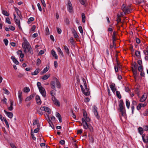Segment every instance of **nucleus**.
Wrapping results in <instances>:
<instances>
[{
  "label": "nucleus",
  "mask_w": 148,
  "mask_h": 148,
  "mask_svg": "<svg viewBox=\"0 0 148 148\" xmlns=\"http://www.w3.org/2000/svg\"><path fill=\"white\" fill-rule=\"evenodd\" d=\"M24 42L23 43L22 47L25 53L29 52L31 54L32 53V49L30 45L27 40L25 38H24Z\"/></svg>",
  "instance_id": "obj_1"
},
{
  "label": "nucleus",
  "mask_w": 148,
  "mask_h": 148,
  "mask_svg": "<svg viewBox=\"0 0 148 148\" xmlns=\"http://www.w3.org/2000/svg\"><path fill=\"white\" fill-rule=\"evenodd\" d=\"M124 103L122 100H120L119 104V111L121 113L123 116L125 117L126 113L125 107L123 106Z\"/></svg>",
  "instance_id": "obj_2"
},
{
  "label": "nucleus",
  "mask_w": 148,
  "mask_h": 148,
  "mask_svg": "<svg viewBox=\"0 0 148 148\" xmlns=\"http://www.w3.org/2000/svg\"><path fill=\"white\" fill-rule=\"evenodd\" d=\"M83 81L84 83V88H83V86L82 85H80V86L81 89V90L82 92L84 95L86 96H88L89 95L90 92L89 91V89L87 88V85L86 81L84 79H83Z\"/></svg>",
  "instance_id": "obj_3"
},
{
  "label": "nucleus",
  "mask_w": 148,
  "mask_h": 148,
  "mask_svg": "<svg viewBox=\"0 0 148 148\" xmlns=\"http://www.w3.org/2000/svg\"><path fill=\"white\" fill-rule=\"evenodd\" d=\"M51 86L53 90H55L56 87L59 88H60V84L58 80L56 78H55L53 81L51 82Z\"/></svg>",
  "instance_id": "obj_4"
},
{
  "label": "nucleus",
  "mask_w": 148,
  "mask_h": 148,
  "mask_svg": "<svg viewBox=\"0 0 148 148\" xmlns=\"http://www.w3.org/2000/svg\"><path fill=\"white\" fill-rule=\"evenodd\" d=\"M122 10L125 13H129L131 12L132 9L130 8V6L126 7L124 4H123L122 6Z\"/></svg>",
  "instance_id": "obj_5"
},
{
  "label": "nucleus",
  "mask_w": 148,
  "mask_h": 148,
  "mask_svg": "<svg viewBox=\"0 0 148 148\" xmlns=\"http://www.w3.org/2000/svg\"><path fill=\"white\" fill-rule=\"evenodd\" d=\"M92 111L94 114L95 115L97 118L98 119H99L100 117L98 114L97 107L95 106H94L92 107Z\"/></svg>",
  "instance_id": "obj_6"
},
{
  "label": "nucleus",
  "mask_w": 148,
  "mask_h": 148,
  "mask_svg": "<svg viewBox=\"0 0 148 148\" xmlns=\"http://www.w3.org/2000/svg\"><path fill=\"white\" fill-rule=\"evenodd\" d=\"M82 125L83 126L84 128L85 129H87L88 128L89 125H88L84 118H82Z\"/></svg>",
  "instance_id": "obj_7"
},
{
  "label": "nucleus",
  "mask_w": 148,
  "mask_h": 148,
  "mask_svg": "<svg viewBox=\"0 0 148 148\" xmlns=\"http://www.w3.org/2000/svg\"><path fill=\"white\" fill-rule=\"evenodd\" d=\"M39 90L42 96L45 97L46 96V92L45 89L43 87H41L38 89Z\"/></svg>",
  "instance_id": "obj_8"
},
{
  "label": "nucleus",
  "mask_w": 148,
  "mask_h": 148,
  "mask_svg": "<svg viewBox=\"0 0 148 148\" xmlns=\"http://www.w3.org/2000/svg\"><path fill=\"white\" fill-rule=\"evenodd\" d=\"M67 9L70 12H71L73 11V8L72 5L70 1L68 2V3L67 5Z\"/></svg>",
  "instance_id": "obj_9"
},
{
  "label": "nucleus",
  "mask_w": 148,
  "mask_h": 148,
  "mask_svg": "<svg viewBox=\"0 0 148 148\" xmlns=\"http://www.w3.org/2000/svg\"><path fill=\"white\" fill-rule=\"evenodd\" d=\"M52 99L53 102V103L55 105L58 106H60V103L59 102L55 97H52Z\"/></svg>",
  "instance_id": "obj_10"
},
{
  "label": "nucleus",
  "mask_w": 148,
  "mask_h": 148,
  "mask_svg": "<svg viewBox=\"0 0 148 148\" xmlns=\"http://www.w3.org/2000/svg\"><path fill=\"white\" fill-rule=\"evenodd\" d=\"M4 111L9 118L10 119H11L12 118L13 115L12 112H7L5 110H4Z\"/></svg>",
  "instance_id": "obj_11"
},
{
  "label": "nucleus",
  "mask_w": 148,
  "mask_h": 148,
  "mask_svg": "<svg viewBox=\"0 0 148 148\" xmlns=\"http://www.w3.org/2000/svg\"><path fill=\"white\" fill-rule=\"evenodd\" d=\"M147 97V94L146 93H144L140 98V101L141 102H144L146 99Z\"/></svg>",
  "instance_id": "obj_12"
},
{
  "label": "nucleus",
  "mask_w": 148,
  "mask_h": 148,
  "mask_svg": "<svg viewBox=\"0 0 148 148\" xmlns=\"http://www.w3.org/2000/svg\"><path fill=\"white\" fill-rule=\"evenodd\" d=\"M35 99L36 103L38 105H40L42 102L40 97L38 95H36V97Z\"/></svg>",
  "instance_id": "obj_13"
},
{
  "label": "nucleus",
  "mask_w": 148,
  "mask_h": 148,
  "mask_svg": "<svg viewBox=\"0 0 148 148\" xmlns=\"http://www.w3.org/2000/svg\"><path fill=\"white\" fill-rule=\"evenodd\" d=\"M143 140V141L145 143H147L148 142V136H145L144 134H143L142 136Z\"/></svg>",
  "instance_id": "obj_14"
},
{
  "label": "nucleus",
  "mask_w": 148,
  "mask_h": 148,
  "mask_svg": "<svg viewBox=\"0 0 148 148\" xmlns=\"http://www.w3.org/2000/svg\"><path fill=\"white\" fill-rule=\"evenodd\" d=\"M110 87L112 92L114 93L116 90V89L115 87V84L114 83H112L110 85Z\"/></svg>",
  "instance_id": "obj_15"
},
{
  "label": "nucleus",
  "mask_w": 148,
  "mask_h": 148,
  "mask_svg": "<svg viewBox=\"0 0 148 148\" xmlns=\"http://www.w3.org/2000/svg\"><path fill=\"white\" fill-rule=\"evenodd\" d=\"M14 20L16 24L18 26L19 29L21 30L22 29V28L20 25V21L19 20L16 18V19H14Z\"/></svg>",
  "instance_id": "obj_16"
},
{
  "label": "nucleus",
  "mask_w": 148,
  "mask_h": 148,
  "mask_svg": "<svg viewBox=\"0 0 148 148\" xmlns=\"http://www.w3.org/2000/svg\"><path fill=\"white\" fill-rule=\"evenodd\" d=\"M10 106L8 107V109L9 111H12L13 109V101L12 100H10Z\"/></svg>",
  "instance_id": "obj_17"
},
{
  "label": "nucleus",
  "mask_w": 148,
  "mask_h": 148,
  "mask_svg": "<svg viewBox=\"0 0 148 148\" xmlns=\"http://www.w3.org/2000/svg\"><path fill=\"white\" fill-rule=\"evenodd\" d=\"M43 107H41L38 110V113L40 115H42L43 114V111H44V109Z\"/></svg>",
  "instance_id": "obj_18"
},
{
  "label": "nucleus",
  "mask_w": 148,
  "mask_h": 148,
  "mask_svg": "<svg viewBox=\"0 0 148 148\" xmlns=\"http://www.w3.org/2000/svg\"><path fill=\"white\" fill-rule=\"evenodd\" d=\"M57 50L59 55H60L61 57H63L64 56V54L60 48V47L57 48Z\"/></svg>",
  "instance_id": "obj_19"
},
{
  "label": "nucleus",
  "mask_w": 148,
  "mask_h": 148,
  "mask_svg": "<svg viewBox=\"0 0 148 148\" xmlns=\"http://www.w3.org/2000/svg\"><path fill=\"white\" fill-rule=\"evenodd\" d=\"M22 92H20V91H18V97L19 99L20 100V103H21L22 101Z\"/></svg>",
  "instance_id": "obj_20"
},
{
  "label": "nucleus",
  "mask_w": 148,
  "mask_h": 148,
  "mask_svg": "<svg viewBox=\"0 0 148 148\" xmlns=\"http://www.w3.org/2000/svg\"><path fill=\"white\" fill-rule=\"evenodd\" d=\"M51 53L53 56L55 57V58L57 59L58 58V57L57 55L56 54V52L55 51L53 50H52L51 51Z\"/></svg>",
  "instance_id": "obj_21"
},
{
  "label": "nucleus",
  "mask_w": 148,
  "mask_h": 148,
  "mask_svg": "<svg viewBox=\"0 0 148 148\" xmlns=\"http://www.w3.org/2000/svg\"><path fill=\"white\" fill-rule=\"evenodd\" d=\"M11 59L12 60L13 62L16 65H18L19 64V62L14 57L12 56Z\"/></svg>",
  "instance_id": "obj_22"
},
{
  "label": "nucleus",
  "mask_w": 148,
  "mask_h": 148,
  "mask_svg": "<svg viewBox=\"0 0 148 148\" xmlns=\"http://www.w3.org/2000/svg\"><path fill=\"white\" fill-rule=\"evenodd\" d=\"M50 75L49 74L45 75L41 77V79L43 80L47 79L50 76Z\"/></svg>",
  "instance_id": "obj_23"
},
{
  "label": "nucleus",
  "mask_w": 148,
  "mask_h": 148,
  "mask_svg": "<svg viewBox=\"0 0 148 148\" xmlns=\"http://www.w3.org/2000/svg\"><path fill=\"white\" fill-rule=\"evenodd\" d=\"M17 53L18 55H19L20 57L21 58H23L24 56V54L22 53V51L21 50L18 51L17 52Z\"/></svg>",
  "instance_id": "obj_24"
},
{
  "label": "nucleus",
  "mask_w": 148,
  "mask_h": 148,
  "mask_svg": "<svg viewBox=\"0 0 148 148\" xmlns=\"http://www.w3.org/2000/svg\"><path fill=\"white\" fill-rule=\"evenodd\" d=\"M34 96L33 95H30L29 96L26 98L25 99V101H28L32 99L34 97Z\"/></svg>",
  "instance_id": "obj_25"
},
{
  "label": "nucleus",
  "mask_w": 148,
  "mask_h": 148,
  "mask_svg": "<svg viewBox=\"0 0 148 148\" xmlns=\"http://www.w3.org/2000/svg\"><path fill=\"white\" fill-rule=\"evenodd\" d=\"M56 116L59 119V121L60 123L62 122V118L61 115L58 112H56Z\"/></svg>",
  "instance_id": "obj_26"
},
{
  "label": "nucleus",
  "mask_w": 148,
  "mask_h": 148,
  "mask_svg": "<svg viewBox=\"0 0 148 148\" xmlns=\"http://www.w3.org/2000/svg\"><path fill=\"white\" fill-rule=\"evenodd\" d=\"M40 70L38 68L36 69L35 71L33 72H32L31 73L33 75H36L39 73Z\"/></svg>",
  "instance_id": "obj_27"
},
{
  "label": "nucleus",
  "mask_w": 148,
  "mask_h": 148,
  "mask_svg": "<svg viewBox=\"0 0 148 148\" xmlns=\"http://www.w3.org/2000/svg\"><path fill=\"white\" fill-rule=\"evenodd\" d=\"M49 68H48L47 67L45 68L43 70H42V71L40 73V74L41 75H42L43 74L46 72L48 70Z\"/></svg>",
  "instance_id": "obj_28"
},
{
  "label": "nucleus",
  "mask_w": 148,
  "mask_h": 148,
  "mask_svg": "<svg viewBox=\"0 0 148 148\" xmlns=\"http://www.w3.org/2000/svg\"><path fill=\"white\" fill-rule=\"evenodd\" d=\"M64 48L65 52H66L67 54H69L70 52L68 47L66 46H65L64 47Z\"/></svg>",
  "instance_id": "obj_29"
},
{
  "label": "nucleus",
  "mask_w": 148,
  "mask_h": 148,
  "mask_svg": "<svg viewBox=\"0 0 148 148\" xmlns=\"http://www.w3.org/2000/svg\"><path fill=\"white\" fill-rule=\"evenodd\" d=\"M138 130L139 132V133L141 135L142 134L143 132V130L142 127H139L138 128Z\"/></svg>",
  "instance_id": "obj_30"
},
{
  "label": "nucleus",
  "mask_w": 148,
  "mask_h": 148,
  "mask_svg": "<svg viewBox=\"0 0 148 148\" xmlns=\"http://www.w3.org/2000/svg\"><path fill=\"white\" fill-rule=\"evenodd\" d=\"M56 90L55 89V90H53L51 91L50 93L51 95L52 96V97H55L54 95L56 94Z\"/></svg>",
  "instance_id": "obj_31"
},
{
  "label": "nucleus",
  "mask_w": 148,
  "mask_h": 148,
  "mask_svg": "<svg viewBox=\"0 0 148 148\" xmlns=\"http://www.w3.org/2000/svg\"><path fill=\"white\" fill-rule=\"evenodd\" d=\"M126 106L128 109H129L130 108V103L128 99L126 100Z\"/></svg>",
  "instance_id": "obj_32"
},
{
  "label": "nucleus",
  "mask_w": 148,
  "mask_h": 148,
  "mask_svg": "<svg viewBox=\"0 0 148 148\" xmlns=\"http://www.w3.org/2000/svg\"><path fill=\"white\" fill-rule=\"evenodd\" d=\"M36 124H37V127L39 126L38 125L39 124H38V120L36 119H34L33 120V125L34 126Z\"/></svg>",
  "instance_id": "obj_33"
},
{
  "label": "nucleus",
  "mask_w": 148,
  "mask_h": 148,
  "mask_svg": "<svg viewBox=\"0 0 148 148\" xmlns=\"http://www.w3.org/2000/svg\"><path fill=\"white\" fill-rule=\"evenodd\" d=\"M2 13L4 15L8 16H9V14L7 12L4 10H2Z\"/></svg>",
  "instance_id": "obj_34"
},
{
  "label": "nucleus",
  "mask_w": 148,
  "mask_h": 148,
  "mask_svg": "<svg viewBox=\"0 0 148 148\" xmlns=\"http://www.w3.org/2000/svg\"><path fill=\"white\" fill-rule=\"evenodd\" d=\"M30 89L28 87H25L23 89V91L25 92H28L30 91Z\"/></svg>",
  "instance_id": "obj_35"
},
{
  "label": "nucleus",
  "mask_w": 148,
  "mask_h": 148,
  "mask_svg": "<svg viewBox=\"0 0 148 148\" xmlns=\"http://www.w3.org/2000/svg\"><path fill=\"white\" fill-rule=\"evenodd\" d=\"M132 69L134 75V77H135L137 75V69H134L133 68H132Z\"/></svg>",
  "instance_id": "obj_36"
},
{
  "label": "nucleus",
  "mask_w": 148,
  "mask_h": 148,
  "mask_svg": "<svg viewBox=\"0 0 148 148\" xmlns=\"http://www.w3.org/2000/svg\"><path fill=\"white\" fill-rule=\"evenodd\" d=\"M115 35H116V33L115 32H114L113 33V35H112V40H113V43H114V41H116V37H115Z\"/></svg>",
  "instance_id": "obj_37"
},
{
  "label": "nucleus",
  "mask_w": 148,
  "mask_h": 148,
  "mask_svg": "<svg viewBox=\"0 0 148 148\" xmlns=\"http://www.w3.org/2000/svg\"><path fill=\"white\" fill-rule=\"evenodd\" d=\"M82 21L83 23H85V16L84 13H82Z\"/></svg>",
  "instance_id": "obj_38"
},
{
  "label": "nucleus",
  "mask_w": 148,
  "mask_h": 148,
  "mask_svg": "<svg viewBox=\"0 0 148 148\" xmlns=\"http://www.w3.org/2000/svg\"><path fill=\"white\" fill-rule=\"evenodd\" d=\"M43 107H44V111L48 112H50V109L49 108L45 106H44Z\"/></svg>",
  "instance_id": "obj_39"
},
{
  "label": "nucleus",
  "mask_w": 148,
  "mask_h": 148,
  "mask_svg": "<svg viewBox=\"0 0 148 148\" xmlns=\"http://www.w3.org/2000/svg\"><path fill=\"white\" fill-rule=\"evenodd\" d=\"M116 94L117 96L119 99H120L121 98V96L119 91H117L116 92Z\"/></svg>",
  "instance_id": "obj_40"
},
{
  "label": "nucleus",
  "mask_w": 148,
  "mask_h": 148,
  "mask_svg": "<svg viewBox=\"0 0 148 148\" xmlns=\"http://www.w3.org/2000/svg\"><path fill=\"white\" fill-rule=\"evenodd\" d=\"M79 2L81 4L85 6H86L85 3L86 0H79Z\"/></svg>",
  "instance_id": "obj_41"
},
{
  "label": "nucleus",
  "mask_w": 148,
  "mask_h": 148,
  "mask_svg": "<svg viewBox=\"0 0 148 148\" xmlns=\"http://www.w3.org/2000/svg\"><path fill=\"white\" fill-rule=\"evenodd\" d=\"M34 20V18L33 17H30L28 19V21H27V23L29 24Z\"/></svg>",
  "instance_id": "obj_42"
},
{
  "label": "nucleus",
  "mask_w": 148,
  "mask_h": 148,
  "mask_svg": "<svg viewBox=\"0 0 148 148\" xmlns=\"http://www.w3.org/2000/svg\"><path fill=\"white\" fill-rule=\"evenodd\" d=\"M69 41L71 42V44L72 45H75V44L74 43V40L73 38L71 37L69 39Z\"/></svg>",
  "instance_id": "obj_43"
},
{
  "label": "nucleus",
  "mask_w": 148,
  "mask_h": 148,
  "mask_svg": "<svg viewBox=\"0 0 148 148\" xmlns=\"http://www.w3.org/2000/svg\"><path fill=\"white\" fill-rule=\"evenodd\" d=\"M138 70L140 72H142L143 70V68L142 66H140L138 68Z\"/></svg>",
  "instance_id": "obj_44"
},
{
  "label": "nucleus",
  "mask_w": 148,
  "mask_h": 148,
  "mask_svg": "<svg viewBox=\"0 0 148 148\" xmlns=\"http://www.w3.org/2000/svg\"><path fill=\"white\" fill-rule=\"evenodd\" d=\"M6 22L9 24H11V22L10 21V19L9 18H7L5 20Z\"/></svg>",
  "instance_id": "obj_45"
},
{
  "label": "nucleus",
  "mask_w": 148,
  "mask_h": 148,
  "mask_svg": "<svg viewBox=\"0 0 148 148\" xmlns=\"http://www.w3.org/2000/svg\"><path fill=\"white\" fill-rule=\"evenodd\" d=\"M84 119L85 121V122H86L87 123V122H89L90 121V119L88 117V116L86 117Z\"/></svg>",
  "instance_id": "obj_46"
},
{
  "label": "nucleus",
  "mask_w": 148,
  "mask_h": 148,
  "mask_svg": "<svg viewBox=\"0 0 148 148\" xmlns=\"http://www.w3.org/2000/svg\"><path fill=\"white\" fill-rule=\"evenodd\" d=\"M143 130L145 131H147L148 130V126L147 125H145L143 126Z\"/></svg>",
  "instance_id": "obj_47"
},
{
  "label": "nucleus",
  "mask_w": 148,
  "mask_h": 148,
  "mask_svg": "<svg viewBox=\"0 0 148 148\" xmlns=\"http://www.w3.org/2000/svg\"><path fill=\"white\" fill-rule=\"evenodd\" d=\"M135 55L137 57L140 56V52L138 51H136L135 52Z\"/></svg>",
  "instance_id": "obj_48"
},
{
  "label": "nucleus",
  "mask_w": 148,
  "mask_h": 148,
  "mask_svg": "<svg viewBox=\"0 0 148 148\" xmlns=\"http://www.w3.org/2000/svg\"><path fill=\"white\" fill-rule=\"evenodd\" d=\"M3 41L5 45L6 46H7L8 45V40L6 39H5L3 40Z\"/></svg>",
  "instance_id": "obj_49"
},
{
  "label": "nucleus",
  "mask_w": 148,
  "mask_h": 148,
  "mask_svg": "<svg viewBox=\"0 0 148 148\" xmlns=\"http://www.w3.org/2000/svg\"><path fill=\"white\" fill-rule=\"evenodd\" d=\"M32 130H31V135L32 137V138L34 140H35L36 139V138L34 137V134L32 132Z\"/></svg>",
  "instance_id": "obj_50"
},
{
  "label": "nucleus",
  "mask_w": 148,
  "mask_h": 148,
  "mask_svg": "<svg viewBox=\"0 0 148 148\" xmlns=\"http://www.w3.org/2000/svg\"><path fill=\"white\" fill-rule=\"evenodd\" d=\"M57 30L58 33L59 34H60L61 33V32H62L61 29L57 27Z\"/></svg>",
  "instance_id": "obj_51"
},
{
  "label": "nucleus",
  "mask_w": 148,
  "mask_h": 148,
  "mask_svg": "<svg viewBox=\"0 0 148 148\" xmlns=\"http://www.w3.org/2000/svg\"><path fill=\"white\" fill-rule=\"evenodd\" d=\"M78 29L80 32L81 33H83V29L82 27L81 26H79L78 27Z\"/></svg>",
  "instance_id": "obj_52"
},
{
  "label": "nucleus",
  "mask_w": 148,
  "mask_h": 148,
  "mask_svg": "<svg viewBox=\"0 0 148 148\" xmlns=\"http://www.w3.org/2000/svg\"><path fill=\"white\" fill-rule=\"evenodd\" d=\"M65 21L66 24L68 25L69 24L70 21L68 18H66Z\"/></svg>",
  "instance_id": "obj_53"
},
{
  "label": "nucleus",
  "mask_w": 148,
  "mask_h": 148,
  "mask_svg": "<svg viewBox=\"0 0 148 148\" xmlns=\"http://www.w3.org/2000/svg\"><path fill=\"white\" fill-rule=\"evenodd\" d=\"M73 36L75 38H77L79 37V36L77 34V32H74V34H73Z\"/></svg>",
  "instance_id": "obj_54"
},
{
  "label": "nucleus",
  "mask_w": 148,
  "mask_h": 148,
  "mask_svg": "<svg viewBox=\"0 0 148 148\" xmlns=\"http://www.w3.org/2000/svg\"><path fill=\"white\" fill-rule=\"evenodd\" d=\"M37 6L39 10L40 11H42V8H41L40 5L39 3H38L37 4Z\"/></svg>",
  "instance_id": "obj_55"
},
{
  "label": "nucleus",
  "mask_w": 148,
  "mask_h": 148,
  "mask_svg": "<svg viewBox=\"0 0 148 148\" xmlns=\"http://www.w3.org/2000/svg\"><path fill=\"white\" fill-rule=\"evenodd\" d=\"M133 65L134 68L136 69H137L138 66V65L136 62H134L133 63Z\"/></svg>",
  "instance_id": "obj_56"
},
{
  "label": "nucleus",
  "mask_w": 148,
  "mask_h": 148,
  "mask_svg": "<svg viewBox=\"0 0 148 148\" xmlns=\"http://www.w3.org/2000/svg\"><path fill=\"white\" fill-rule=\"evenodd\" d=\"M88 128L91 132L93 131V128L91 126L89 125Z\"/></svg>",
  "instance_id": "obj_57"
},
{
  "label": "nucleus",
  "mask_w": 148,
  "mask_h": 148,
  "mask_svg": "<svg viewBox=\"0 0 148 148\" xmlns=\"http://www.w3.org/2000/svg\"><path fill=\"white\" fill-rule=\"evenodd\" d=\"M40 126L37 127V128L36 129H35L34 130V132L35 133H37L38 132L39 130V128Z\"/></svg>",
  "instance_id": "obj_58"
},
{
  "label": "nucleus",
  "mask_w": 148,
  "mask_h": 148,
  "mask_svg": "<svg viewBox=\"0 0 148 148\" xmlns=\"http://www.w3.org/2000/svg\"><path fill=\"white\" fill-rule=\"evenodd\" d=\"M36 63H37V64L38 65L40 64V63H41V60L39 58H38L37 60Z\"/></svg>",
  "instance_id": "obj_59"
},
{
  "label": "nucleus",
  "mask_w": 148,
  "mask_h": 148,
  "mask_svg": "<svg viewBox=\"0 0 148 148\" xmlns=\"http://www.w3.org/2000/svg\"><path fill=\"white\" fill-rule=\"evenodd\" d=\"M16 13L18 15V16L20 18L21 17V12L20 11H19L18 12L17 11V12H16Z\"/></svg>",
  "instance_id": "obj_60"
},
{
  "label": "nucleus",
  "mask_w": 148,
  "mask_h": 148,
  "mask_svg": "<svg viewBox=\"0 0 148 148\" xmlns=\"http://www.w3.org/2000/svg\"><path fill=\"white\" fill-rule=\"evenodd\" d=\"M41 2L43 5V6L44 7H46V4L45 3V1H44V0H42V1H41Z\"/></svg>",
  "instance_id": "obj_61"
},
{
  "label": "nucleus",
  "mask_w": 148,
  "mask_h": 148,
  "mask_svg": "<svg viewBox=\"0 0 148 148\" xmlns=\"http://www.w3.org/2000/svg\"><path fill=\"white\" fill-rule=\"evenodd\" d=\"M37 86L38 87V89L40 87H42L41 86V83L40 82H38L37 83Z\"/></svg>",
  "instance_id": "obj_62"
},
{
  "label": "nucleus",
  "mask_w": 148,
  "mask_h": 148,
  "mask_svg": "<svg viewBox=\"0 0 148 148\" xmlns=\"http://www.w3.org/2000/svg\"><path fill=\"white\" fill-rule=\"evenodd\" d=\"M71 112H72V117L74 119H75V118H76V116L74 114V113H73V110H71Z\"/></svg>",
  "instance_id": "obj_63"
},
{
  "label": "nucleus",
  "mask_w": 148,
  "mask_h": 148,
  "mask_svg": "<svg viewBox=\"0 0 148 148\" xmlns=\"http://www.w3.org/2000/svg\"><path fill=\"white\" fill-rule=\"evenodd\" d=\"M136 42L137 43L139 44L140 43V39L138 38H136Z\"/></svg>",
  "instance_id": "obj_64"
}]
</instances>
